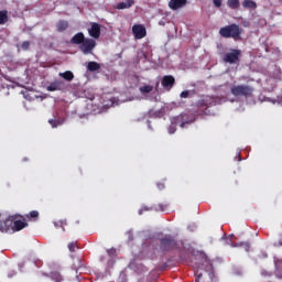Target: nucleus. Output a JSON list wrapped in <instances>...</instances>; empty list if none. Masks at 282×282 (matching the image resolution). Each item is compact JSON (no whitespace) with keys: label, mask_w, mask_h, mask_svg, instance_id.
<instances>
[{"label":"nucleus","mask_w":282,"mask_h":282,"mask_svg":"<svg viewBox=\"0 0 282 282\" xmlns=\"http://www.w3.org/2000/svg\"><path fill=\"white\" fill-rule=\"evenodd\" d=\"M243 29L239 28V24L232 23L219 29V34L223 39H234L235 41H239L241 39V33Z\"/></svg>","instance_id":"obj_1"},{"label":"nucleus","mask_w":282,"mask_h":282,"mask_svg":"<svg viewBox=\"0 0 282 282\" xmlns=\"http://www.w3.org/2000/svg\"><path fill=\"white\" fill-rule=\"evenodd\" d=\"M217 100L213 97H205L196 102V116H210V107H216Z\"/></svg>","instance_id":"obj_2"},{"label":"nucleus","mask_w":282,"mask_h":282,"mask_svg":"<svg viewBox=\"0 0 282 282\" xmlns=\"http://www.w3.org/2000/svg\"><path fill=\"white\" fill-rule=\"evenodd\" d=\"M230 93L236 98H252L254 94V87L250 85H234L230 88Z\"/></svg>","instance_id":"obj_3"},{"label":"nucleus","mask_w":282,"mask_h":282,"mask_svg":"<svg viewBox=\"0 0 282 282\" xmlns=\"http://www.w3.org/2000/svg\"><path fill=\"white\" fill-rule=\"evenodd\" d=\"M159 250L161 252H171L177 250V240L171 235H165L160 239Z\"/></svg>","instance_id":"obj_4"},{"label":"nucleus","mask_w":282,"mask_h":282,"mask_svg":"<svg viewBox=\"0 0 282 282\" xmlns=\"http://www.w3.org/2000/svg\"><path fill=\"white\" fill-rule=\"evenodd\" d=\"M241 56V51L231 50L230 53H226L223 57L224 63H229V65H235L239 63V57Z\"/></svg>","instance_id":"obj_5"},{"label":"nucleus","mask_w":282,"mask_h":282,"mask_svg":"<svg viewBox=\"0 0 282 282\" xmlns=\"http://www.w3.org/2000/svg\"><path fill=\"white\" fill-rule=\"evenodd\" d=\"M94 47H96V40L85 39L84 42H82L79 50L83 54H91V52H94Z\"/></svg>","instance_id":"obj_6"},{"label":"nucleus","mask_w":282,"mask_h":282,"mask_svg":"<svg viewBox=\"0 0 282 282\" xmlns=\"http://www.w3.org/2000/svg\"><path fill=\"white\" fill-rule=\"evenodd\" d=\"M0 232H14V216H9L0 223Z\"/></svg>","instance_id":"obj_7"},{"label":"nucleus","mask_w":282,"mask_h":282,"mask_svg":"<svg viewBox=\"0 0 282 282\" xmlns=\"http://www.w3.org/2000/svg\"><path fill=\"white\" fill-rule=\"evenodd\" d=\"M147 210H155V213H166L169 210V204L164 203H159L156 205H153L152 207H142L139 210V215H142Z\"/></svg>","instance_id":"obj_8"},{"label":"nucleus","mask_w":282,"mask_h":282,"mask_svg":"<svg viewBox=\"0 0 282 282\" xmlns=\"http://www.w3.org/2000/svg\"><path fill=\"white\" fill-rule=\"evenodd\" d=\"M132 34L137 40L144 39L147 36V28L144 24H134L132 26Z\"/></svg>","instance_id":"obj_9"},{"label":"nucleus","mask_w":282,"mask_h":282,"mask_svg":"<svg viewBox=\"0 0 282 282\" xmlns=\"http://www.w3.org/2000/svg\"><path fill=\"white\" fill-rule=\"evenodd\" d=\"M161 85L163 88H165L166 91H171V89H173V87L175 86V77H173L172 75L163 76Z\"/></svg>","instance_id":"obj_10"},{"label":"nucleus","mask_w":282,"mask_h":282,"mask_svg":"<svg viewBox=\"0 0 282 282\" xmlns=\"http://www.w3.org/2000/svg\"><path fill=\"white\" fill-rule=\"evenodd\" d=\"M47 91H63L65 89V82L55 80L46 87Z\"/></svg>","instance_id":"obj_11"},{"label":"nucleus","mask_w":282,"mask_h":282,"mask_svg":"<svg viewBox=\"0 0 282 282\" xmlns=\"http://www.w3.org/2000/svg\"><path fill=\"white\" fill-rule=\"evenodd\" d=\"M196 282H213V272L212 271H203L197 274Z\"/></svg>","instance_id":"obj_12"},{"label":"nucleus","mask_w":282,"mask_h":282,"mask_svg":"<svg viewBox=\"0 0 282 282\" xmlns=\"http://www.w3.org/2000/svg\"><path fill=\"white\" fill-rule=\"evenodd\" d=\"M188 3V0H170L169 8L170 10H180Z\"/></svg>","instance_id":"obj_13"},{"label":"nucleus","mask_w":282,"mask_h":282,"mask_svg":"<svg viewBox=\"0 0 282 282\" xmlns=\"http://www.w3.org/2000/svg\"><path fill=\"white\" fill-rule=\"evenodd\" d=\"M88 34L91 36V39H100V25L93 22L90 29H88Z\"/></svg>","instance_id":"obj_14"},{"label":"nucleus","mask_w":282,"mask_h":282,"mask_svg":"<svg viewBox=\"0 0 282 282\" xmlns=\"http://www.w3.org/2000/svg\"><path fill=\"white\" fill-rule=\"evenodd\" d=\"M174 120H175V124H180L182 129H184V126L191 124V122H193V120L188 121V115L186 113H182L177 116Z\"/></svg>","instance_id":"obj_15"},{"label":"nucleus","mask_w":282,"mask_h":282,"mask_svg":"<svg viewBox=\"0 0 282 282\" xmlns=\"http://www.w3.org/2000/svg\"><path fill=\"white\" fill-rule=\"evenodd\" d=\"M23 228H28V223L23 220H17V216H13V232H19L23 230Z\"/></svg>","instance_id":"obj_16"},{"label":"nucleus","mask_w":282,"mask_h":282,"mask_svg":"<svg viewBox=\"0 0 282 282\" xmlns=\"http://www.w3.org/2000/svg\"><path fill=\"white\" fill-rule=\"evenodd\" d=\"M85 42V34L79 32L70 39L73 45H82Z\"/></svg>","instance_id":"obj_17"},{"label":"nucleus","mask_w":282,"mask_h":282,"mask_svg":"<svg viewBox=\"0 0 282 282\" xmlns=\"http://www.w3.org/2000/svg\"><path fill=\"white\" fill-rule=\"evenodd\" d=\"M135 3V0H126L124 2H119L117 4V10H129Z\"/></svg>","instance_id":"obj_18"},{"label":"nucleus","mask_w":282,"mask_h":282,"mask_svg":"<svg viewBox=\"0 0 282 282\" xmlns=\"http://www.w3.org/2000/svg\"><path fill=\"white\" fill-rule=\"evenodd\" d=\"M275 276L282 279V259H274Z\"/></svg>","instance_id":"obj_19"},{"label":"nucleus","mask_w":282,"mask_h":282,"mask_svg":"<svg viewBox=\"0 0 282 282\" xmlns=\"http://www.w3.org/2000/svg\"><path fill=\"white\" fill-rule=\"evenodd\" d=\"M67 28H69V22H67L66 20H59L56 23L57 32H65V30H67Z\"/></svg>","instance_id":"obj_20"},{"label":"nucleus","mask_w":282,"mask_h":282,"mask_svg":"<svg viewBox=\"0 0 282 282\" xmlns=\"http://www.w3.org/2000/svg\"><path fill=\"white\" fill-rule=\"evenodd\" d=\"M242 8H246L247 10H257V2L253 0H243Z\"/></svg>","instance_id":"obj_21"},{"label":"nucleus","mask_w":282,"mask_h":282,"mask_svg":"<svg viewBox=\"0 0 282 282\" xmlns=\"http://www.w3.org/2000/svg\"><path fill=\"white\" fill-rule=\"evenodd\" d=\"M61 78H64V80H67L68 83H72L74 80V73L70 70H66L64 73H59Z\"/></svg>","instance_id":"obj_22"},{"label":"nucleus","mask_w":282,"mask_h":282,"mask_svg":"<svg viewBox=\"0 0 282 282\" xmlns=\"http://www.w3.org/2000/svg\"><path fill=\"white\" fill-rule=\"evenodd\" d=\"M87 69L88 72H98L100 64H98V62H88Z\"/></svg>","instance_id":"obj_23"},{"label":"nucleus","mask_w":282,"mask_h":282,"mask_svg":"<svg viewBox=\"0 0 282 282\" xmlns=\"http://www.w3.org/2000/svg\"><path fill=\"white\" fill-rule=\"evenodd\" d=\"M8 23V11L0 10V25H6Z\"/></svg>","instance_id":"obj_24"},{"label":"nucleus","mask_w":282,"mask_h":282,"mask_svg":"<svg viewBox=\"0 0 282 282\" xmlns=\"http://www.w3.org/2000/svg\"><path fill=\"white\" fill-rule=\"evenodd\" d=\"M51 279L54 282H63V275H61V272H58V271H52Z\"/></svg>","instance_id":"obj_25"},{"label":"nucleus","mask_w":282,"mask_h":282,"mask_svg":"<svg viewBox=\"0 0 282 282\" xmlns=\"http://www.w3.org/2000/svg\"><path fill=\"white\" fill-rule=\"evenodd\" d=\"M227 6L230 10H239L240 2L239 0H227Z\"/></svg>","instance_id":"obj_26"},{"label":"nucleus","mask_w":282,"mask_h":282,"mask_svg":"<svg viewBox=\"0 0 282 282\" xmlns=\"http://www.w3.org/2000/svg\"><path fill=\"white\" fill-rule=\"evenodd\" d=\"M64 120L63 119H51L48 120V124H51V127L53 129H56V127H61V124H63Z\"/></svg>","instance_id":"obj_27"},{"label":"nucleus","mask_w":282,"mask_h":282,"mask_svg":"<svg viewBox=\"0 0 282 282\" xmlns=\"http://www.w3.org/2000/svg\"><path fill=\"white\" fill-rule=\"evenodd\" d=\"M195 90H184L180 94V98H193Z\"/></svg>","instance_id":"obj_28"},{"label":"nucleus","mask_w":282,"mask_h":282,"mask_svg":"<svg viewBox=\"0 0 282 282\" xmlns=\"http://www.w3.org/2000/svg\"><path fill=\"white\" fill-rule=\"evenodd\" d=\"M139 91H141V94H151V91H153V86L151 85L141 86L139 88Z\"/></svg>","instance_id":"obj_29"},{"label":"nucleus","mask_w":282,"mask_h":282,"mask_svg":"<svg viewBox=\"0 0 282 282\" xmlns=\"http://www.w3.org/2000/svg\"><path fill=\"white\" fill-rule=\"evenodd\" d=\"M28 219H36L39 218V212L37 210H32L30 212L29 215H26Z\"/></svg>","instance_id":"obj_30"},{"label":"nucleus","mask_w":282,"mask_h":282,"mask_svg":"<svg viewBox=\"0 0 282 282\" xmlns=\"http://www.w3.org/2000/svg\"><path fill=\"white\" fill-rule=\"evenodd\" d=\"M78 248V245L76 242H69L68 243V250L69 252H76V249Z\"/></svg>","instance_id":"obj_31"},{"label":"nucleus","mask_w":282,"mask_h":282,"mask_svg":"<svg viewBox=\"0 0 282 282\" xmlns=\"http://www.w3.org/2000/svg\"><path fill=\"white\" fill-rule=\"evenodd\" d=\"M224 0H213V3H214V6H215V8H221V2H223Z\"/></svg>","instance_id":"obj_32"},{"label":"nucleus","mask_w":282,"mask_h":282,"mask_svg":"<svg viewBox=\"0 0 282 282\" xmlns=\"http://www.w3.org/2000/svg\"><path fill=\"white\" fill-rule=\"evenodd\" d=\"M30 48V42L25 41L22 43V50H29Z\"/></svg>","instance_id":"obj_33"},{"label":"nucleus","mask_w":282,"mask_h":282,"mask_svg":"<svg viewBox=\"0 0 282 282\" xmlns=\"http://www.w3.org/2000/svg\"><path fill=\"white\" fill-rule=\"evenodd\" d=\"M261 274L263 276H272V272H269V271H262Z\"/></svg>","instance_id":"obj_34"},{"label":"nucleus","mask_w":282,"mask_h":282,"mask_svg":"<svg viewBox=\"0 0 282 282\" xmlns=\"http://www.w3.org/2000/svg\"><path fill=\"white\" fill-rule=\"evenodd\" d=\"M156 186H158L159 191L164 189V183H158Z\"/></svg>","instance_id":"obj_35"},{"label":"nucleus","mask_w":282,"mask_h":282,"mask_svg":"<svg viewBox=\"0 0 282 282\" xmlns=\"http://www.w3.org/2000/svg\"><path fill=\"white\" fill-rule=\"evenodd\" d=\"M108 254H110V256H111V254H116V249H113V248H112V249H109V250H108Z\"/></svg>","instance_id":"obj_36"},{"label":"nucleus","mask_w":282,"mask_h":282,"mask_svg":"<svg viewBox=\"0 0 282 282\" xmlns=\"http://www.w3.org/2000/svg\"><path fill=\"white\" fill-rule=\"evenodd\" d=\"M8 276H9L10 279H12V276H17V272L13 271V272L9 273Z\"/></svg>","instance_id":"obj_37"},{"label":"nucleus","mask_w":282,"mask_h":282,"mask_svg":"<svg viewBox=\"0 0 282 282\" xmlns=\"http://www.w3.org/2000/svg\"><path fill=\"white\" fill-rule=\"evenodd\" d=\"M247 252L250 250V243H246Z\"/></svg>","instance_id":"obj_38"},{"label":"nucleus","mask_w":282,"mask_h":282,"mask_svg":"<svg viewBox=\"0 0 282 282\" xmlns=\"http://www.w3.org/2000/svg\"><path fill=\"white\" fill-rule=\"evenodd\" d=\"M170 133H175V129H170Z\"/></svg>","instance_id":"obj_39"},{"label":"nucleus","mask_w":282,"mask_h":282,"mask_svg":"<svg viewBox=\"0 0 282 282\" xmlns=\"http://www.w3.org/2000/svg\"><path fill=\"white\" fill-rule=\"evenodd\" d=\"M208 270H213V265L209 264V265H208Z\"/></svg>","instance_id":"obj_40"}]
</instances>
